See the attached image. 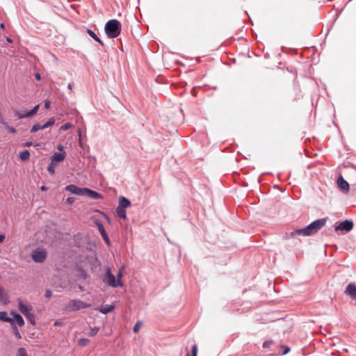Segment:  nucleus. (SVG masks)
Listing matches in <instances>:
<instances>
[{"instance_id": "a211bd4d", "label": "nucleus", "mask_w": 356, "mask_h": 356, "mask_svg": "<svg viewBox=\"0 0 356 356\" xmlns=\"http://www.w3.org/2000/svg\"><path fill=\"white\" fill-rule=\"evenodd\" d=\"M88 193V197L92 200H97V199L103 198V196L102 195V194H100L95 191H92L91 189H89Z\"/></svg>"}, {"instance_id": "864d4df0", "label": "nucleus", "mask_w": 356, "mask_h": 356, "mask_svg": "<svg viewBox=\"0 0 356 356\" xmlns=\"http://www.w3.org/2000/svg\"><path fill=\"white\" fill-rule=\"evenodd\" d=\"M40 189H41L42 191H46V190H47V188H46V186H41Z\"/></svg>"}, {"instance_id": "f03ea898", "label": "nucleus", "mask_w": 356, "mask_h": 356, "mask_svg": "<svg viewBox=\"0 0 356 356\" xmlns=\"http://www.w3.org/2000/svg\"><path fill=\"white\" fill-rule=\"evenodd\" d=\"M102 282L108 286L116 288L123 286L122 281L116 280L115 276L111 273L110 267L106 268L105 274L102 277Z\"/></svg>"}, {"instance_id": "ddd939ff", "label": "nucleus", "mask_w": 356, "mask_h": 356, "mask_svg": "<svg viewBox=\"0 0 356 356\" xmlns=\"http://www.w3.org/2000/svg\"><path fill=\"white\" fill-rule=\"evenodd\" d=\"M65 158V154L64 152H54L51 157V162H60Z\"/></svg>"}, {"instance_id": "79ce46f5", "label": "nucleus", "mask_w": 356, "mask_h": 356, "mask_svg": "<svg viewBox=\"0 0 356 356\" xmlns=\"http://www.w3.org/2000/svg\"><path fill=\"white\" fill-rule=\"evenodd\" d=\"M284 348L285 349H284V350L283 352V354L286 355V354H287L289 352L290 348L289 347H287V346H285Z\"/></svg>"}, {"instance_id": "a878e982", "label": "nucleus", "mask_w": 356, "mask_h": 356, "mask_svg": "<svg viewBox=\"0 0 356 356\" xmlns=\"http://www.w3.org/2000/svg\"><path fill=\"white\" fill-rule=\"evenodd\" d=\"M40 129H43V127H42V125L40 124H35L31 129V133H35L36 131L40 130Z\"/></svg>"}, {"instance_id": "393cba45", "label": "nucleus", "mask_w": 356, "mask_h": 356, "mask_svg": "<svg viewBox=\"0 0 356 356\" xmlns=\"http://www.w3.org/2000/svg\"><path fill=\"white\" fill-rule=\"evenodd\" d=\"M54 123L55 120L53 118H50L45 124H42L43 129L54 125Z\"/></svg>"}, {"instance_id": "5701e85b", "label": "nucleus", "mask_w": 356, "mask_h": 356, "mask_svg": "<svg viewBox=\"0 0 356 356\" xmlns=\"http://www.w3.org/2000/svg\"><path fill=\"white\" fill-rule=\"evenodd\" d=\"M0 302L3 304H6L8 302V297L3 288H0Z\"/></svg>"}, {"instance_id": "2f4dec72", "label": "nucleus", "mask_w": 356, "mask_h": 356, "mask_svg": "<svg viewBox=\"0 0 356 356\" xmlns=\"http://www.w3.org/2000/svg\"><path fill=\"white\" fill-rule=\"evenodd\" d=\"M5 125V128L11 134H15L16 129L13 127L8 126L6 123H3Z\"/></svg>"}, {"instance_id": "6e6d98bb", "label": "nucleus", "mask_w": 356, "mask_h": 356, "mask_svg": "<svg viewBox=\"0 0 356 356\" xmlns=\"http://www.w3.org/2000/svg\"><path fill=\"white\" fill-rule=\"evenodd\" d=\"M79 140H81V130L80 129H79Z\"/></svg>"}, {"instance_id": "f257e3e1", "label": "nucleus", "mask_w": 356, "mask_h": 356, "mask_svg": "<svg viewBox=\"0 0 356 356\" xmlns=\"http://www.w3.org/2000/svg\"><path fill=\"white\" fill-rule=\"evenodd\" d=\"M104 30L109 38H115L120 34L121 24L117 19H111L106 22Z\"/></svg>"}, {"instance_id": "6ab92c4d", "label": "nucleus", "mask_w": 356, "mask_h": 356, "mask_svg": "<svg viewBox=\"0 0 356 356\" xmlns=\"http://www.w3.org/2000/svg\"><path fill=\"white\" fill-rule=\"evenodd\" d=\"M87 33L95 41L99 42L102 46H104V42L99 39V38L93 31H92L91 29H87Z\"/></svg>"}, {"instance_id": "473e14b6", "label": "nucleus", "mask_w": 356, "mask_h": 356, "mask_svg": "<svg viewBox=\"0 0 356 356\" xmlns=\"http://www.w3.org/2000/svg\"><path fill=\"white\" fill-rule=\"evenodd\" d=\"M141 325H142V323L140 321L136 322V323L134 326V329H133L134 332H138L139 329L140 328Z\"/></svg>"}, {"instance_id": "c03bdc74", "label": "nucleus", "mask_w": 356, "mask_h": 356, "mask_svg": "<svg viewBox=\"0 0 356 356\" xmlns=\"http://www.w3.org/2000/svg\"><path fill=\"white\" fill-rule=\"evenodd\" d=\"M54 325L55 326L62 325H63V323H62V322H60V321H55V322H54Z\"/></svg>"}, {"instance_id": "ea45409f", "label": "nucleus", "mask_w": 356, "mask_h": 356, "mask_svg": "<svg viewBox=\"0 0 356 356\" xmlns=\"http://www.w3.org/2000/svg\"><path fill=\"white\" fill-rule=\"evenodd\" d=\"M52 296V291L49 289L45 291V297L49 298Z\"/></svg>"}, {"instance_id": "5fc2aeb1", "label": "nucleus", "mask_w": 356, "mask_h": 356, "mask_svg": "<svg viewBox=\"0 0 356 356\" xmlns=\"http://www.w3.org/2000/svg\"><path fill=\"white\" fill-rule=\"evenodd\" d=\"M81 274L83 275L84 277L86 276V274L83 270H81Z\"/></svg>"}, {"instance_id": "b1692460", "label": "nucleus", "mask_w": 356, "mask_h": 356, "mask_svg": "<svg viewBox=\"0 0 356 356\" xmlns=\"http://www.w3.org/2000/svg\"><path fill=\"white\" fill-rule=\"evenodd\" d=\"M27 319L30 321V323L32 324V325H35V315L33 314H31V312L24 315Z\"/></svg>"}, {"instance_id": "7ed1b4c3", "label": "nucleus", "mask_w": 356, "mask_h": 356, "mask_svg": "<svg viewBox=\"0 0 356 356\" xmlns=\"http://www.w3.org/2000/svg\"><path fill=\"white\" fill-rule=\"evenodd\" d=\"M90 307V304L83 302L79 299H74L69 301L65 305V309L67 312H72L86 309Z\"/></svg>"}, {"instance_id": "6e6552de", "label": "nucleus", "mask_w": 356, "mask_h": 356, "mask_svg": "<svg viewBox=\"0 0 356 356\" xmlns=\"http://www.w3.org/2000/svg\"><path fill=\"white\" fill-rule=\"evenodd\" d=\"M18 307L19 312L24 315L30 313L32 310L31 306L28 302H24L22 300L19 301Z\"/></svg>"}, {"instance_id": "9b49d317", "label": "nucleus", "mask_w": 356, "mask_h": 356, "mask_svg": "<svg viewBox=\"0 0 356 356\" xmlns=\"http://www.w3.org/2000/svg\"><path fill=\"white\" fill-rule=\"evenodd\" d=\"M296 236H309L306 227L297 229L290 233L291 237H295Z\"/></svg>"}, {"instance_id": "c85d7f7f", "label": "nucleus", "mask_w": 356, "mask_h": 356, "mask_svg": "<svg viewBox=\"0 0 356 356\" xmlns=\"http://www.w3.org/2000/svg\"><path fill=\"white\" fill-rule=\"evenodd\" d=\"M72 127V124L70 122H67L60 127V130L66 131L67 129H71Z\"/></svg>"}, {"instance_id": "8fccbe9b", "label": "nucleus", "mask_w": 356, "mask_h": 356, "mask_svg": "<svg viewBox=\"0 0 356 356\" xmlns=\"http://www.w3.org/2000/svg\"><path fill=\"white\" fill-rule=\"evenodd\" d=\"M6 41L9 43H12L13 42V40L11 38H10L9 37H7L6 38Z\"/></svg>"}, {"instance_id": "72a5a7b5", "label": "nucleus", "mask_w": 356, "mask_h": 356, "mask_svg": "<svg viewBox=\"0 0 356 356\" xmlns=\"http://www.w3.org/2000/svg\"><path fill=\"white\" fill-rule=\"evenodd\" d=\"M47 170L51 175L54 174L55 170L52 162H51V163L49 165Z\"/></svg>"}, {"instance_id": "aec40b11", "label": "nucleus", "mask_w": 356, "mask_h": 356, "mask_svg": "<svg viewBox=\"0 0 356 356\" xmlns=\"http://www.w3.org/2000/svg\"><path fill=\"white\" fill-rule=\"evenodd\" d=\"M116 214L118 216L122 219H126L127 218V212L126 209L120 207H117L115 209Z\"/></svg>"}, {"instance_id": "a19ab883", "label": "nucleus", "mask_w": 356, "mask_h": 356, "mask_svg": "<svg viewBox=\"0 0 356 356\" xmlns=\"http://www.w3.org/2000/svg\"><path fill=\"white\" fill-rule=\"evenodd\" d=\"M50 105H51V102L49 100H46L44 102V106L46 109H48L49 107H50Z\"/></svg>"}, {"instance_id": "423d86ee", "label": "nucleus", "mask_w": 356, "mask_h": 356, "mask_svg": "<svg viewBox=\"0 0 356 356\" xmlns=\"http://www.w3.org/2000/svg\"><path fill=\"white\" fill-rule=\"evenodd\" d=\"M353 222L351 220H346L344 221L339 222L337 225L334 227V230L336 232L338 231H345V232H350L353 228Z\"/></svg>"}, {"instance_id": "c9c22d12", "label": "nucleus", "mask_w": 356, "mask_h": 356, "mask_svg": "<svg viewBox=\"0 0 356 356\" xmlns=\"http://www.w3.org/2000/svg\"><path fill=\"white\" fill-rule=\"evenodd\" d=\"M98 331H99V327H95L93 328H91L90 332V335L92 337L95 336L97 334Z\"/></svg>"}, {"instance_id": "20e7f679", "label": "nucleus", "mask_w": 356, "mask_h": 356, "mask_svg": "<svg viewBox=\"0 0 356 356\" xmlns=\"http://www.w3.org/2000/svg\"><path fill=\"white\" fill-rule=\"evenodd\" d=\"M327 219V218H320L306 226L305 227L308 235L312 236L317 233L325 225Z\"/></svg>"}, {"instance_id": "4be33fe9", "label": "nucleus", "mask_w": 356, "mask_h": 356, "mask_svg": "<svg viewBox=\"0 0 356 356\" xmlns=\"http://www.w3.org/2000/svg\"><path fill=\"white\" fill-rule=\"evenodd\" d=\"M29 156H30V153L28 149H24V151L21 152L19 154V158L23 161L28 160Z\"/></svg>"}, {"instance_id": "f704fd0d", "label": "nucleus", "mask_w": 356, "mask_h": 356, "mask_svg": "<svg viewBox=\"0 0 356 356\" xmlns=\"http://www.w3.org/2000/svg\"><path fill=\"white\" fill-rule=\"evenodd\" d=\"M197 347L196 345H194L192 348V356H197ZM186 356H191L189 353L186 355Z\"/></svg>"}, {"instance_id": "bb28decb", "label": "nucleus", "mask_w": 356, "mask_h": 356, "mask_svg": "<svg viewBox=\"0 0 356 356\" xmlns=\"http://www.w3.org/2000/svg\"><path fill=\"white\" fill-rule=\"evenodd\" d=\"M88 191L89 188H79V192L78 193V195L88 197Z\"/></svg>"}, {"instance_id": "603ef678", "label": "nucleus", "mask_w": 356, "mask_h": 356, "mask_svg": "<svg viewBox=\"0 0 356 356\" xmlns=\"http://www.w3.org/2000/svg\"><path fill=\"white\" fill-rule=\"evenodd\" d=\"M0 28H1V29H3L5 28V25H4V24L1 23V24H0Z\"/></svg>"}, {"instance_id": "9d476101", "label": "nucleus", "mask_w": 356, "mask_h": 356, "mask_svg": "<svg viewBox=\"0 0 356 356\" xmlns=\"http://www.w3.org/2000/svg\"><path fill=\"white\" fill-rule=\"evenodd\" d=\"M339 188L343 192H348L349 190V184L341 175L337 179Z\"/></svg>"}, {"instance_id": "4c0bfd02", "label": "nucleus", "mask_w": 356, "mask_h": 356, "mask_svg": "<svg viewBox=\"0 0 356 356\" xmlns=\"http://www.w3.org/2000/svg\"><path fill=\"white\" fill-rule=\"evenodd\" d=\"M104 241H105V243L108 245H110V240H109V238H108V236L107 235V234H105L104 235L102 236Z\"/></svg>"}, {"instance_id": "39448f33", "label": "nucleus", "mask_w": 356, "mask_h": 356, "mask_svg": "<svg viewBox=\"0 0 356 356\" xmlns=\"http://www.w3.org/2000/svg\"><path fill=\"white\" fill-rule=\"evenodd\" d=\"M47 257V252L43 249H36L31 253L32 259L36 263H42Z\"/></svg>"}, {"instance_id": "2eb2a0df", "label": "nucleus", "mask_w": 356, "mask_h": 356, "mask_svg": "<svg viewBox=\"0 0 356 356\" xmlns=\"http://www.w3.org/2000/svg\"><path fill=\"white\" fill-rule=\"evenodd\" d=\"M0 321L9 323L10 325H14L15 322L12 318L8 316L6 312H0Z\"/></svg>"}, {"instance_id": "f3484780", "label": "nucleus", "mask_w": 356, "mask_h": 356, "mask_svg": "<svg viewBox=\"0 0 356 356\" xmlns=\"http://www.w3.org/2000/svg\"><path fill=\"white\" fill-rule=\"evenodd\" d=\"M11 314L13 315V319L17 322L19 326L22 327L24 325V321L20 314L14 312H11Z\"/></svg>"}, {"instance_id": "e433bc0d", "label": "nucleus", "mask_w": 356, "mask_h": 356, "mask_svg": "<svg viewBox=\"0 0 356 356\" xmlns=\"http://www.w3.org/2000/svg\"><path fill=\"white\" fill-rule=\"evenodd\" d=\"M75 200V198L74 197H69L66 199V201L65 202L67 204H72L74 203Z\"/></svg>"}, {"instance_id": "58836bf2", "label": "nucleus", "mask_w": 356, "mask_h": 356, "mask_svg": "<svg viewBox=\"0 0 356 356\" xmlns=\"http://www.w3.org/2000/svg\"><path fill=\"white\" fill-rule=\"evenodd\" d=\"M87 342H88V339H80L78 341L79 346H84Z\"/></svg>"}, {"instance_id": "412c9836", "label": "nucleus", "mask_w": 356, "mask_h": 356, "mask_svg": "<svg viewBox=\"0 0 356 356\" xmlns=\"http://www.w3.org/2000/svg\"><path fill=\"white\" fill-rule=\"evenodd\" d=\"M95 225H97L98 230L99 231L101 235H104L106 234V232L104 227L103 223L102 221L97 220L95 221Z\"/></svg>"}, {"instance_id": "dca6fc26", "label": "nucleus", "mask_w": 356, "mask_h": 356, "mask_svg": "<svg viewBox=\"0 0 356 356\" xmlns=\"http://www.w3.org/2000/svg\"><path fill=\"white\" fill-rule=\"evenodd\" d=\"M65 190L66 191H69L71 193L75 194L78 195V193L79 192V187H78L75 184H69L65 186Z\"/></svg>"}, {"instance_id": "f8f14e48", "label": "nucleus", "mask_w": 356, "mask_h": 356, "mask_svg": "<svg viewBox=\"0 0 356 356\" xmlns=\"http://www.w3.org/2000/svg\"><path fill=\"white\" fill-rule=\"evenodd\" d=\"M114 309L115 306L113 305H102L100 307L97 308L96 309L104 314H107L109 312H112Z\"/></svg>"}, {"instance_id": "de8ad7c7", "label": "nucleus", "mask_w": 356, "mask_h": 356, "mask_svg": "<svg viewBox=\"0 0 356 356\" xmlns=\"http://www.w3.org/2000/svg\"><path fill=\"white\" fill-rule=\"evenodd\" d=\"M31 145H32V142H31V141H28V142L25 143V144H24V146H26V147H30Z\"/></svg>"}, {"instance_id": "cd10ccee", "label": "nucleus", "mask_w": 356, "mask_h": 356, "mask_svg": "<svg viewBox=\"0 0 356 356\" xmlns=\"http://www.w3.org/2000/svg\"><path fill=\"white\" fill-rule=\"evenodd\" d=\"M17 356H28L26 350L24 348H19L17 350Z\"/></svg>"}, {"instance_id": "4d7b16f0", "label": "nucleus", "mask_w": 356, "mask_h": 356, "mask_svg": "<svg viewBox=\"0 0 356 356\" xmlns=\"http://www.w3.org/2000/svg\"><path fill=\"white\" fill-rule=\"evenodd\" d=\"M35 147H39V146H40V145L39 143H37V144L35 145Z\"/></svg>"}, {"instance_id": "0eeeda50", "label": "nucleus", "mask_w": 356, "mask_h": 356, "mask_svg": "<svg viewBox=\"0 0 356 356\" xmlns=\"http://www.w3.org/2000/svg\"><path fill=\"white\" fill-rule=\"evenodd\" d=\"M40 105L38 104L33 107V109H31L30 111L25 112V111H17L15 113V115L19 119H23V118H29L33 115H35L39 109Z\"/></svg>"}, {"instance_id": "09e8293b", "label": "nucleus", "mask_w": 356, "mask_h": 356, "mask_svg": "<svg viewBox=\"0 0 356 356\" xmlns=\"http://www.w3.org/2000/svg\"><path fill=\"white\" fill-rule=\"evenodd\" d=\"M268 341H265L263 344L264 348H267L268 346Z\"/></svg>"}, {"instance_id": "1a4fd4ad", "label": "nucleus", "mask_w": 356, "mask_h": 356, "mask_svg": "<svg viewBox=\"0 0 356 356\" xmlns=\"http://www.w3.org/2000/svg\"><path fill=\"white\" fill-rule=\"evenodd\" d=\"M345 293L353 300H356V285L354 283L348 284Z\"/></svg>"}, {"instance_id": "49530a36", "label": "nucleus", "mask_w": 356, "mask_h": 356, "mask_svg": "<svg viewBox=\"0 0 356 356\" xmlns=\"http://www.w3.org/2000/svg\"><path fill=\"white\" fill-rule=\"evenodd\" d=\"M5 239V235L0 234V243L3 242Z\"/></svg>"}, {"instance_id": "c756f323", "label": "nucleus", "mask_w": 356, "mask_h": 356, "mask_svg": "<svg viewBox=\"0 0 356 356\" xmlns=\"http://www.w3.org/2000/svg\"><path fill=\"white\" fill-rule=\"evenodd\" d=\"M11 326L13 327V328L14 330V333H15V335L16 336V337L17 339H21V334L18 330V328L17 327V326L15 325V323L14 322V325H11Z\"/></svg>"}, {"instance_id": "4468645a", "label": "nucleus", "mask_w": 356, "mask_h": 356, "mask_svg": "<svg viewBox=\"0 0 356 356\" xmlns=\"http://www.w3.org/2000/svg\"><path fill=\"white\" fill-rule=\"evenodd\" d=\"M131 205L130 201L125 197H120L119 199L118 207L127 209Z\"/></svg>"}, {"instance_id": "37998d69", "label": "nucleus", "mask_w": 356, "mask_h": 356, "mask_svg": "<svg viewBox=\"0 0 356 356\" xmlns=\"http://www.w3.org/2000/svg\"><path fill=\"white\" fill-rule=\"evenodd\" d=\"M57 149H58L60 152H62V151H63V149H64V147H63L62 145H57Z\"/></svg>"}, {"instance_id": "3c124183", "label": "nucleus", "mask_w": 356, "mask_h": 356, "mask_svg": "<svg viewBox=\"0 0 356 356\" xmlns=\"http://www.w3.org/2000/svg\"><path fill=\"white\" fill-rule=\"evenodd\" d=\"M73 85L72 83H68L67 88L72 90Z\"/></svg>"}, {"instance_id": "a18cd8bd", "label": "nucleus", "mask_w": 356, "mask_h": 356, "mask_svg": "<svg viewBox=\"0 0 356 356\" xmlns=\"http://www.w3.org/2000/svg\"><path fill=\"white\" fill-rule=\"evenodd\" d=\"M35 79H36L37 80H38V81H39V80H40V79H41V76H40V74L39 73H36V74H35Z\"/></svg>"}, {"instance_id": "7c9ffc66", "label": "nucleus", "mask_w": 356, "mask_h": 356, "mask_svg": "<svg viewBox=\"0 0 356 356\" xmlns=\"http://www.w3.org/2000/svg\"><path fill=\"white\" fill-rule=\"evenodd\" d=\"M123 269H124V266H122L120 268V269L119 270V271L117 274V276L115 277L116 280L121 281V279L122 277V274H123Z\"/></svg>"}]
</instances>
